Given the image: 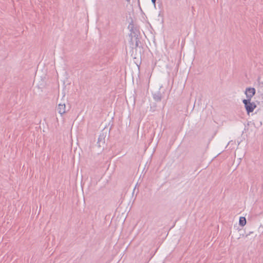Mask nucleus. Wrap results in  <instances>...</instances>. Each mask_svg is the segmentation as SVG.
I'll return each instance as SVG.
<instances>
[{
  "label": "nucleus",
  "mask_w": 263,
  "mask_h": 263,
  "mask_svg": "<svg viewBox=\"0 0 263 263\" xmlns=\"http://www.w3.org/2000/svg\"><path fill=\"white\" fill-rule=\"evenodd\" d=\"M242 102L244 104L245 109L248 115L252 112L256 107V105L254 102H251L250 100H243Z\"/></svg>",
  "instance_id": "obj_3"
},
{
  "label": "nucleus",
  "mask_w": 263,
  "mask_h": 263,
  "mask_svg": "<svg viewBox=\"0 0 263 263\" xmlns=\"http://www.w3.org/2000/svg\"><path fill=\"white\" fill-rule=\"evenodd\" d=\"M135 48H137L139 46V43H140V39L139 37H135Z\"/></svg>",
  "instance_id": "obj_8"
},
{
  "label": "nucleus",
  "mask_w": 263,
  "mask_h": 263,
  "mask_svg": "<svg viewBox=\"0 0 263 263\" xmlns=\"http://www.w3.org/2000/svg\"><path fill=\"white\" fill-rule=\"evenodd\" d=\"M128 28L130 29V33L129 34V36L130 37L129 43L130 44L133 45V37H139V35H140V31L139 29L137 28V27H135V25L133 21H132V22L129 23Z\"/></svg>",
  "instance_id": "obj_1"
},
{
  "label": "nucleus",
  "mask_w": 263,
  "mask_h": 263,
  "mask_svg": "<svg viewBox=\"0 0 263 263\" xmlns=\"http://www.w3.org/2000/svg\"><path fill=\"white\" fill-rule=\"evenodd\" d=\"M106 136V133H105L104 132H103V131H102L98 138L97 145L99 147H102L103 148H104L105 143Z\"/></svg>",
  "instance_id": "obj_4"
},
{
  "label": "nucleus",
  "mask_w": 263,
  "mask_h": 263,
  "mask_svg": "<svg viewBox=\"0 0 263 263\" xmlns=\"http://www.w3.org/2000/svg\"><path fill=\"white\" fill-rule=\"evenodd\" d=\"M151 1H152V3L153 4V5H154V6H155L156 0H151Z\"/></svg>",
  "instance_id": "obj_9"
},
{
  "label": "nucleus",
  "mask_w": 263,
  "mask_h": 263,
  "mask_svg": "<svg viewBox=\"0 0 263 263\" xmlns=\"http://www.w3.org/2000/svg\"><path fill=\"white\" fill-rule=\"evenodd\" d=\"M259 80H260V78H258V81H259Z\"/></svg>",
  "instance_id": "obj_10"
},
{
  "label": "nucleus",
  "mask_w": 263,
  "mask_h": 263,
  "mask_svg": "<svg viewBox=\"0 0 263 263\" xmlns=\"http://www.w3.org/2000/svg\"><path fill=\"white\" fill-rule=\"evenodd\" d=\"M263 85V83H260V85Z\"/></svg>",
  "instance_id": "obj_11"
},
{
  "label": "nucleus",
  "mask_w": 263,
  "mask_h": 263,
  "mask_svg": "<svg viewBox=\"0 0 263 263\" xmlns=\"http://www.w3.org/2000/svg\"><path fill=\"white\" fill-rule=\"evenodd\" d=\"M263 85V83H260V85Z\"/></svg>",
  "instance_id": "obj_12"
},
{
  "label": "nucleus",
  "mask_w": 263,
  "mask_h": 263,
  "mask_svg": "<svg viewBox=\"0 0 263 263\" xmlns=\"http://www.w3.org/2000/svg\"><path fill=\"white\" fill-rule=\"evenodd\" d=\"M246 219L245 217H240L239 218V224L241 226H244L246 224Z\"/></svg>",
  "instance_id": "obj_7"
},
{
  "label": "nucleus",
  "mask_w": 263,
  "mask_h": 263,
  "mask_svg": "<svg viewBox=\"0 0 263 263\" xmlns=\"http://www.w3.org/2000/svg\"><path fill=\"white\" fill-rule=\"evenodd\" d=\"M127 2H129L130 0H126Z\"/></svg>",
  "instance_id": "obj_13"
},
{
  "label": "nucleus",
  "mask_w": 263,
  "mask_h": 263,
  "mask_svg": "<svg viewBox=\"0 0 263 263\" xmlns=\"http://www.w3.org/2000/svg\"><path fill=\"white\" fill-rule=\"evenodd\" d=\"M256 93V90L253 87H248L246 88L245 91V94L246 95L247 99L246 100H251L252 98L255 95Z\"/></svg>",
  "instance_id": "obj_5"
},
{
  "label": "nucleus",
  "mask_w": 263,
  "mask_h": 263,
  "mask_svg": "<svg viewBox=\"0 0 263 263\" xmlns=\"http://www.w3.org/2000/svg\"><path fill=\"white\" fill-rule=\"evenodd\" d=\"M162 86H160L159 90L157 92L152 93L154 100L157 102H161L162 99L165 97V89H162Z\"/></svg>",
  "instance_id": "obj_2"
},
{
  "label": "nucleus",
  "mask_w": 263,
  "mask_h": 263,
  "mask_svg": "<svg viewBox=\"0 0 263 263\" xmlns=\"http://www.w3.org/2000/svg\"><path fill=\"white\" fill-rule=\"evenodd\" d=\"M66 106L65 104H59L58 107V112L61 115L66 112Z\"/></svg>",
  "instance_id": "obj_6"
}]
</instances>
